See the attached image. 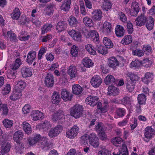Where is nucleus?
I'll return each instance as SVG.
<instances>
[{
  "label": "nucleus",
  "mask_w": 155,
  "mask_h": 155,
  "mask_svg": "<svg viewBox=\"0 0 155 155\" xmlns=\"http://www.w3.org/2000/svg\"><path fill=\"white\" fill-rule=\"evenodd\" d=\"M104 83L107 85L112 84L115 81V78L112 76L108 75L104 79Z\"/></svg>",
  "instance_id": "09e8293b"
},
{
  "label": "nucleus",
  "mask_w": 155,
  "mask_h": 155,
  "mask_svg": "<svg viewBox=\"0 0 155 155\" xmlns=\"http://www.w3.org/2000/svg\"><path fill=\"white\" fill-rule=\"evenodd\" d=\"M134 82H131L130 81L128 82L127 84V88L129 91H133L134 89Z\"/></svg>",
  "instance_id": "69168bd1"
},
{
  "label": "nucleus",
  "mask_w": 155,
  "mask_h": 155,
  "mask_svg": "<svg viewBox=\"0 0 155 155\" xmlns=\"http://www.w3.org/2000/svg\"><path fill=\"white\" fill-rule=\"evenodd\" d=\"M61 97L62 99L65 101H70L71 99L70 92L66 89H63L62 90Z\"/></svg>",
  "instance_id": "a878e982"
},
{
  "label": "nucleus",
  "mask_w": 155,
  "mask_h": 155,
  "mask_svg": "<svg viewBox=\"0 0 155 155\" xmlns=\"http://www.w3.org/2000/svg\"><path fill=\"white\" fill-rule=\"evenodd\" d=\"M141 66V61L138 60L132 61L130 64V67L131 68H137Z\"/></svg>",
  "instance_id": "3c124183"
},
{
  "label": "nucleus",
  "mask_w": 155,
  "mask_h": 155,
  "mask_svg": "<svg viewBox=\"0 0 155 155\" xmlns=\"http://www.w3.org/2000/svg\"><path fill=\"white\" fill-rule=\"evenodd\" d=\"M11 90L10 85L8 84H6L2 90V93L3 95H7L10 92Z\"/></svg>",
  "instance_id": "5fc2aeb1"
},
{
  "label": "nucleus",
  "mask_w": 155,
  "mask_h": 155,
  "mask_svg": "<svg viewBox=\"0 0 155 155\" xmlns=\"http://www.w3.org/2000/svg\"><path fill=\"white\" fill-rule=\"evenodd\" d=\"M113 155H128L126 146L124 144L120 148L115 149Z\"/></svg>",
  "instance_id": "f3484780"
},
{
  "label": "nucleus",
  "mask_w": 155,
  "mask_h": 155,
  "mask_svg": "<svg viewBox=\"0 0 155 155\" xmlns=\"http://www.w3.org/2000/svg\"><path fill=\"white\" fill-rule=\"evenodd\" d=\"M127 27L128 33L129 34H132L134 31V28L133 24L130 21L127 22Z\"/></svg>",
  "instance_id": "0e129e2a"
},
{
  "label": "nucleus",
  "mask_w": 155,
  "mask_h": 155,
  "mask_svg": "<svg viewBox=\"0 0 155 155\" xmlns=\"http://www.w3.org/2000/svg\"><path fill=\"white\" fill-rule=\"evenodd\" d=\"M23 137V133L20 130L15 132L13 135V140L17 143H20Z\"/></svg>",
  "instance_id": "393cba45"
},
{
  "label": "nucleus",
  "mask_w": 155,
  "mask_h": 155,
  "mask_svg": "<svg viewBox=\"0 0 155 155\" xmlns=\"http://www.w3.org/2000/svg\"><path fill=\"white\" fill-rule=\"evenodd\" d=\"M29 37V36L27 35V32L22 31L19 36V39L21 41H25L28 40Z\"/></svg>",
  "instance_id": "13d9d810"
},
{
  "label": "nucleus",
  "mask_w": 155,
  "mask_h": 155,
  "mask_svg": "<svg viewBox=\"0 0 155 155\" xmlns=\"http://www.w3.org/2000/svg\"><path fill=\"white\" fill-rule=\"evenodd\" d=\"M147 19L146 17L143 15L137 17L135 20L136 25L139 26L144 25L147 21Z\"/></svg>",
  "instance_id": "72a5a7b5"
},
{
  "label": "nucleus",
  "mask_w": 155,
  "mask_h": 155,
  "mask_svg": "<svg viewBox=\"0 0 155 155\" xmlns=\"http://www.w3.org/2000/svg\"><path fill=\"white\" fill-rule=\"evenodd\" d=\"M65 116L64 112L62 110H59L53 114L52 119L54 121L62 123L64 120Z\"/></svg>",
  "instance_id": "6e6552de"
},
{
  "label": "nucleus",
  "mask_w": 155,
  "mask_h": 155,
  "mask_svg": "<svg viewBox=\"0 0 155 155\" xmlns=\"http://www.w3.org/2000/svg\"><path fill=\"white\" fill-rule=\"evenodd\" d=\"M30 116L33 121L41 120L44 117V114L42 112L38 110H34L31 111Z\"/></svg>",
  "instance_id": "1a4fd4ad"
},
{
  "label": "nucleus",
  "mask_w": 155,
  "mask_h": 155,
  "mask_svg": "<svg viewBox=\"0 0 155 155\" xmlns=\"http://www.w3.org/2000/svg\"><path fill=\"white\" fill-rule=\"evenodd\" d=\"M82 63L83 66L87 68L92 67L94 65V63L91 59L88 57H85L83 59Z\"/></svg>",
  "instance_id": "cd10ccee"
},
{
  "label": "nucleus",
  "mask_w": 155,
  "mask_h": 155,
  "mask_svg": "<svg viewBox=\"0 0 155 155\" xmlns=\"http://www.w3.org/2000/svg\"><path fill=\"white\" fill-rule=\"evenodd\" d=\"M95 130L98 133V136L101 140H103L107 139V137L105 132V128L103 127L101 122H98L96 125Z\"/></svg>",
  "instance_id": "0eeeda50"
},
{
  "label": "nucleus",
  "mask_w": 155,
  "mask_h": 155,
  "mask_svg": "<svg viewBox=\"0 0 155 155\" xmlns=\"http://www.w3.org/2000/svg\"><path fill=\"white\" fill-rule=\"evenodd\" d=\"M67 73L72 79L78 76V72L76 67L74 65H70L67 70Z\"/></svg>",
  "instance_id": "dca6fc26"
},
{
  "label": "nucleus",
  "mask_w": 155,
  "mask_h": 155,
  "mask_svg": "<svg viewBox=\"0 0 155 155\" xmlns=\"http://www.w3.org/2000/svg\"><path fill=\"white\" fill-rule=\"evenodd\" d=\"M8 137L6 135H3L0 140L1 142V152L6 154L9 152L11 148V145L8 142Z\"/></svg>",
  "instance_id": "7ed1b4c3"
},
{
  "label": "nucleus",
  "mask_w": 155,
  "mask_h": 155,
  "mask_svg": "<svg viewBox=\"0 0 155 155\" xmlns=\"http://www.w3.org/2000/svg\"><path fill=\"white\" fill-rule=\"evenodd\" d=\"M141 61V66L146 67H148L151 66L152 64V61L149 58H146Z\"/></svg>",
  "instance_id": "864d4df0"
},
{
  "label": "nucleus",
  "mask_w": 155,
  "mask_h": 155,
  "mask_svg": "<svg viewBox=\"0 0 155 155\" xmlns=\"http://www.w3.org/2000/svg\"><path fill=\"white\" fill-rule=\"evenodd\" d=\"M107 94L111 96H115L118 95L119 93V89L117 87L110 85L107 89Z\"/></svg>",
  "instance_id": "aec40b11"
},
{
  "label": "nucleus",
  "mask_w": 155,
  "mask_h": 155,
  "mask_svg": "<svg viewBox=\"0 0 155 155\" xmlns=\"http://www.w3.org/2000/svg\"><path fill=\"white\" fill-rule=\"evenodd\" d=\"M38 143V145L42 149L49 147V143L47 138L41 137L39 134H36L32 137H29L27 139L26 146L27 147L34 146Z\"/></svg>",
  "instance_id": "f257e3e1"
},
{
  "label": "nucleus",
  "mask_w": 155,
  "mask_h": 155,
  "mask_svg": "<svg viewBox=\"0 0 155 155\" xmlns=\"http://www.w3.org/2000/svg\"><path fill=\"white\" fill-rule=\"evenodd\" d=\"M98 100V98L97 97L90 96L86 98L85 102L91 106H94L96 104Z\"/></svg>",
  "instance_id": "4be33fe9"
},
{
  "label": "nucleus",
  "mask_w": 155,
  "mask_h": 155,
  "mask_svg": "<svg viewBox=\"0 0 155 155\" xmlns=\"http://www.w3.org/2000/svg\"><path fill=\"white\" fill-rule=\"evenodd\" d=\"M79 128L77 126L74 125L67 132L66 136L70 139L74 138L79 133Z\"/></svg>",
  "instance_id": "ddd939ff"
},
{
  "label": "nucleus",
  "mask_w": 155,
  "mask_h": 155,
  "mask_svg": "<svg viewBox=\"0 0 155 155\" xmlns=\"http://www.w3.org/2000/svg\"><path fill=\"white\" fill-rule=\"evenodd\" d=\"M97 155H111V153L105 147H104L99 151Z\"/></svg>",
  "instance_id": "774afa93"
},
{
  "label": "nucleus",
  "mask_w": 155,
  "mask_h": 155,
  "mask_svg": "<svg viewBox=\"0 0 155 155\" xmlns=\"http://www.w3.org/2000/svg\"><path fill=\"white\" fill-rule=\"evenodd\" d=\"M81 143L84 145L88 144L89 141V144L94 148H96L98 147L99 143V139L96 134L92 133L88 135L85 134L81 138Z\"/></svg>",
  "instance_id": "f03ea898"
},
{
  "label": "nucleus",
  "mask_w": 155,
  "mask_h": 155,
  "mask_svg": "<svg viewBox=\"0 0 155 155\" xmlns=\"http://www.w3.org/2000/svg\"><path fill=\"white\" fill-rule=\"evenodd\" d=\"M31 109L32 107L31 105L26 104L22 109V113L25 116H26L30 113Z\"/></svg>",
  "instance_id": "4c0bfd02"
},
{
  "label": "nucleus",
  "mask_w": 155,
  "mask_h": 155,
  "mask_svg": "<svg viewBox=\"0 0 155 155\" xmlns=\"http://www.w3.org/2000/svg\"><path fill=\"white\" fill-rule=\"evenodd\" d=\"M51 127V125L50 122L46 120L37 125L36 128L38 129H42L45 131H47Z\"/></svg>",
  "instance_id": "a211bd4d"
},
{
  "label": "nucleus",
  "mask_w": 155,
  "mask_h": 155,
  "mask_svg": "<svg viewBox=\"0 0 155 155\" xmlns=\"http://www.w3.org/2000/svg\"><path fill=\"white\" fill-rule=\"evenodd\" d=\"M144 140L148 141L155 135L154 130L151 127H147L144 130Z\"/></svg>",
  "instance_id": "9d476101"
},
{
  "label": "nucleus",
  "mask_w": 155,
  "mask_h": 155,
  "mask_svg": "<svg viewBox=\"0 0 155 155\" xmlns=\"http://www.w3.org/2000/svg\"><path fill=\"white\" fill-rule=\"evenodd\" d=\"M127 77L129 78L131 82L137 81L138 79V76L134 73L131 72H128L126 74Z\"/></svg>",
  "instance_id": "de8ad7c7"
},
{
  "label": "nucleus",
  "mask_w": 155,
  "mask_h": 155,
  "mask_svg": "<svg viewBox=\"0 0 155 155\" xmlns=\"http://www.w3.org/2000/svg\"><path fill=\"white\" fill-rule=\"evenodd\" d=\"M84 35L86 38L89 39L94 42H97L99 41V37L98 33L95 30H86L84 32Z\"/></svg>",
  "instance_id": "39448f33"
},
{
  "label": "nucleus",
  "mask_w": 155,
  "mask_h": 155,
  "mask_svg": "<svg viewBox=\"0 0 155 155\" xmlns=\"http://www.w3.org/2000/svg\"><path fill=\"white\" fill-rule=\"evenodd\" d=\"M68 34L74 41H80L81 40L82 37L81 33L78 31L74 29H72L68 31Z\"/></svg>",
  "instance_id": "4468645a"
},
{
  "label": "nucleus",
  "mask_w": 155,
  "mask_h": 155,
  "mask_svg": "<svg viewBox=\"0 0 155 155\" xmlns=\"http://www.w3.org/2000/svg\"><path fill=\"white\" fill-rule=\"evenodd\" d=\"M3 35L7 38L9 39L11 41L13 42H15L16 41L17 38L15 36V34L12 31H8L7 32V35L6 34L5 32H4V31H3Z\"/></svg>",
  "instance_id": "2f4dec72"
},
{
  "label": "nucleus",
  "mask_w": 155,
  "mask_h": 155,
  "mask_svg": "<svg viewBox=\"0 0 155 155\" xmlns=\"http://www.w3.org/2000/svg\"><path fill=\"white\" fill-rule=\"evenodd\" d=\"M54 78L53 75L48 74L46 77L45 82V85L48 87H51L54 84Z\"/></svg>",
  "instance_id": "412c9836"
},
{
  "label": "nucleus",
  "mask_w": 155,
  "mask_h": 155,
  "mask_svg": "<svg viewBox=\"0 0 155 155\" xmlns=\"http://www.w3.org/2000/svg\"><path fill=\"white\" fill-rule=\"evenodd\" d=\"M68 21L69 25L72 27H76L78 24L77 19L73 16H70L68 19Z\"/></svg>",
  "instance_id": "c03bdc74"
},
{
  "label": "nucleus",
  "mask_w": 155,
  "mask_h": 155,
  "mask_svg": "<svg viewBox=\"0 0 155 155\" xmlns=\"http://www.w3.org/2000/svg\"><path fill=\"white\" fill-rule=\"evenodd\" d=\"M52 27V25L50 24H47L44 25L42 28V34H44L45 33H47L50 30Z\"/></svg>",
  "instance_id": "4d7b16f0"
},
{
  "label": "nucleus",
  "mask_w": 155,
  "mask_h": 155,
  "mask_svg": "<svg viewBox=\"0 0 155 155\" xmlns=\"http://www.w3.org/2000/svg\"><path fill=\"white\" fill-rule=\"evenodd\" d=\"M97 108L101 110V112L104 113L107 112L108 110V103L107 101L103 103L98 102L97 104Z\"/></svg>",
  "instance_id": "5701e85b"
},
{
  "label": "nucleus",
  "mask_w": 155,
  "mask_h": 155,
  "mask_svg": "<svg viewBox=\"0 0 155 155\" xmlns=\"http://www.w3.org/2000/svg\"><path fill=\"white\" fill-rule=\"evenodd\" d=\"M98 53L103 55H105L108 53L107 48L104 46L100 45L97 48Z\"/></svg>",
  "instance_id": "49530a36"
},
{
  "label": "nucleus",
  "mask_w": 155,
  "mask_h": 155,
  "mask_svg": "<svg viewBox=\"0 0 155 155\" xmlns=\"http://www.w3.org/2000/svg\"><path fill=\"white\" fill-rule=\"evenodd\" d=\"M72 89L73 93L77 95L81 94L83 91L82 87L78 84L73 85L72 87Z\"/></svg>",
  "instance_id": "b1692460"
},
{
  "label": "nucleus",
  "mask_w": 155,
  "mask_h": 155,
  "mask_svg": "<svg viewBox=\"0 0 155 155\" xmlns=\"http://www.w3.org/2000/svg\"><path fill=\"white\" fill-rule=\"evenodd\" d=\"M147 22L146 24V27L148 30H151L153 28L154 20L151 17H150L147 19Z\"/></svg>",
  "instance_id": "ea45409f"
},
{
  "label": "nucleus",
  "mask_w": 155,
  "mask_h": 155,
  "mask_svg": "<svg viewBox=\"0 0 155 155\" xmlns=\"http://www.w3.org/2000/svg\"><path fill=\"white\" fill-rule=\"evenodd\" d=\"M119 63L117 59L114 57L109 58L108 59V65L110 68L115 69L117 66L119 65Z\"/></svg>",
  "instance_id": "6ab92c4d"
},
{
  "label": "nucleus",
  "mask_w": 155,
  "mask_h": 155,
  "mask_svg": "<svg viewBox=\"0 0 155 155\" xmlns=\"http://www.w3.org/2000/svg\"><path fill=\"white\" fill-rule=\"evenodd\" d=\"M20 59H17L15 61L14 64L13 65L12 69L13 70H15L18 69L20 65L21 64Z\"/></svg>",
  "instance_id": "bf43d9fd"
},
{
  "label": "nucleus",
  "mask_w": 155,
  "mask_h": 155,
  "mask_svg": "<svg viewBox=\"0 0 155 155\" xmlns=\"http://www.w3.org/2000/svg\"><path fill=\"white\" fill-rule=\"evenodd\" d=\"M92 13L94 20H100L101 19L102 13L101 10H93V12Z\"/></svg>",
  "instance_id": "58836bf2"
},
{
  "label": "nucleus",
  "mask_w": 155,
  "mask_h": 155,
  "mask_svg": "<svg viewBox=\"0 0 155 155\" xmlns=\"http://www.w3.org/2000/svg\"><path fill=\"white\" fill-rule=\"evenodd\" d=\"M82 106L77 104L71 107L70 109V114L76 119L80 117L82 114Z\"/></svg>",
  "instance_id": "20e7f679"
},
{
  "label": "nucleus",
  "mask_w": 155,
  "mask_h": 155,
  "mask_svg": "<svg viewBox=\"0 0 155 155\" xmlns=\"http://www.w3.org/2000/svg\"><path fill=\"white\" fill-rule=\"evenodd\" d=\"M85 48L86 51L90 54L95 55L96 52L94 48L91 44H88L85 46Z\"/></svg>",
  "instance_id": "a19ab883"
},
{
  "label": "nucleus",
  "mask_w": 155,
  "mask_h": 155,
  "mask_svg": "<svg viewBox=\"0 0 155 155\" xmlns=\"http://www.w3.org/2000/svg\"><path fill=\"white\" fill-rule=\"evenodd\" d=\"M22 96V91L18 89L14 88L9 96V98L12 101H15L20 99Z\"/></svg>",
  "instance_id": "2eb2a0df"
},
{
  "label": "nucleus",
  "mask_w": 155,
  "mask_h": 155,
  "mask_svg": "<svg viewBox=\"0 0 155 155\" xmlns=\"http://www.w3.org/2000/svg\"><path fill=\"white\" fill-rule=\"evenodd\" d=\"M36 53L33 51L29 52L27 58V62L29 64H31L36 58Z\"/></svg>",
  "instance_id": "c85d7f7f"
},
{
  "label": "nucleus",
  "mask_w": 155,
  "mask_h": 155,
  "mask_svg": "<svg viewBox=\"0 0 155 155\" xmlns=\"http://www.w3.org/2000/svg\"><path fill=\"white\" fill-rule=\"evenodd\" d=\"M22 128L25 133L29 134L32 132V128L30 124L26 121H24L22 123Z\"/></svg>",
  "instance_id": "c756f323"
},
{
  "label": "nucleus",
  "mask_w": 155,
  "mask_h": 155,
  "mask_svg": "<svg viewBox=\"0 0 155 155\" xmlns=\"http://www.w3.org/2000/svg\"><path fill=\"white\" fill-rule=\"evenodd\" d=\"M112 143L115 146H119L123 142V139L120 137H115L111 140Z\"/></svg>",
  "instance_id": "603ef678"
},
{
  "label": "nucleus",
  "mask_w": 155,
  "mask_h": 155,
  "mask_svg": "<svg viewBox=\"0 0 155 155\" xmlns=\"http://www.w3.org/2000/svg\"><path fill=\"white\" fill-rule=\"evenodd\" d=\"M61 98L58 93L56 91H54L53 93L51 102L53 104H58L60 102Z\"/></svg>",
  "instance_id": "c9c22d12"
},
{
  "label": "nucleus",
  "mask_w": 155,
  "mask_h": 155,
  "mask_svg": "<svg viewBox=\"0 0 155 155\" xmlns=\"http://www.w3.org/2000/svg\"><path fill=\"white\" fill-rule=\"evenodd\" d=\"M66 28V24L64 21L58 22L56 26V29L59 32L64 30Z\"/></svg>",
  "instance_id": "a18cd8bd"
},
{
  "label": "nucleus",
  "mask_w": 155,
  "mask_h": 155,
  "mask_svg": "<svg viewBox=\"0 0 155 155\" xmlns=\"http://www.w3.org/2000/svg\"><path fill=\"white\" fill-rule=\"evenodd\" d=\"M17 87L19 88L18 90H22L24 89L26 86V83L24 81H20L17 82Z\"/></svg>",
  "instance_id": "052dcab7"
},
{
  "label": "nucleus",
  "mask_w": 155,
  "mask_h": 155,
  "mask_svg": "<svg viewBox=\"0 0 155 155\" xmlns=\"http://www.w3.org/2000/svg\"><path fill=\"white\" fill-rule=\"evenodd\" d=\"M83 23L87 27H93L94 23L92 20L90 18L86 17L83 18Z\"/></svg>",
  "instance_id": "79ce46f5"
},
{
  "label": "nucleus",
  "mask_w": 155,
  "mask_h": 155,
  "mask_svg": "<svg viewBox=\"0 0 155 155\" xmlns=\"http://www.w3.org/2000/svg\"><path fill=\"white\" fill-rule=\"evenodd\" d=\"M115 32L116 35L118 37L123 36L125 33L124 27L119 25H118L116 27Z\"/></svg>",
  "instance_id": "7c9ffc66"
},
{
  "label": "nucleus",
  "mask_w": 155,
  "mask_h": 155,
  "mask_svg": "<svg viewBox=\"0 0 155 155\" xmlns=\"http://www.w3.org/2000/svg\"><path fill=\"white\" fill-rule=\"evenodd\" d=\"M97 29L105 34H108L112 30L111 24L107 21H105L102 24H98Z\"/></svg>",
  "instance_id": "423d86ee"
},
{
  "label": "nucleus",
  "mask_w": 155,
  "mask_h": 155,
  "mask_svg": "<svg viewBox=\"0 0 155 155\" xmlns=\"http://www.w3.org/2000/svg\"><path fill=\"white\" fill-rule=\"evenodd\" d=\"M153 78V75L152 73L147 72L145 74L144 77L142 78V80L145 83L148 84L152 80Z\"/></svg>",
  "instance_id": "e433bc0d"
},
{
  "label": "nucleus",
  "mask_w": 155,
  "mask_h": 155,
  "mask_svg": "<svg viewBox=\"0 0 155 155\" xmlns=\"http://www.w3.org/2000/svg\"><path fill=\"white\" fill-rule=\"evenodd\" d=\"M62 130L61 126L58 125L52 128L48 131V136L51 138L55 137L57 136Z\"/></svg>",
  "instance_id": "9b49d317"
},
{
  "label": "nucleus",
  "mask_w": 155,
  "mask_h": 155,
  "mask_svg": "<svg viewBox=\"0 0 155 155\" xmlns=\"http://www.w3.org/2000/svg\"><path fill=\"white\" fill-rule=\"evenodd\" d=\"M132 40L133 38L132 36L126 35L122 39L120 43L124 45H128L131 43Z\"/></svg>",
  "instance_id": "473e14b6"
},
{
  "label": "nucleus",
  "mask_w": 155,
  "mask_h": 155,
  "mask_svg": "<svg viewBox=\"0 0 155 155\" xmlns=\"http://www.w3.org/2000/svg\"><path fill=\"white\" fill-rule=\"evenodd\" d=\"M21 73L22 76L24 78L31 77L32 75L31 69L30 68H23L21 69Z\"/></svg>",
  "instance_id": "bb28decb"
},
{
  "label": "nucleus",
  "mask_w": 155,
  "mask_h": 155,
  "mask_svg": "<svg viewBox=\"0 0 155 155\" xmlns=\"http://www.w3.org/2000/svg\"><path fill=\"white\" fill-rule=\"evenodd\" d=\"M2 123L4 127L7 128H10L14 124L13 121L8 119H4Z\"/></svg>",
  "instance_id": "37998d69"
},
{
  "label": "nucleus",
  "mask_w": 155,
  "mask_h": 155,
  "mask_svg": "<svg viewBox=\"0 0 155 155\" xmlns=\"http://www.w3.org/2000/svg\"><path fill=\"white\" fill-rule=\"evenodd\" d=\"M143 50L146 54H149L151 53L152 48L151 46L148 45H144L143 46Z\"/></svg>",
  "instance_id": "e2e57ef3"
},
{
  "label": "nucleus",
  "mask_w": 155,
  "mask_h": 155,
  "mask_svg": "<svg viewBox=\"0 0 155 155\" xmlns=\"http://www.w3.org/2000/svg\"><path fill=\"white\" fill-rule=\"evenodd\" d=\"M102 81V79L100 76L95 75L91 78L90 82L93 87L97 88L101 85Z\"/></svg>",
  "instance_id": "f8f14e48"
},
{
  "label": "nucleus",
  "mask_w": 155,
  "mask_h": 155,
  "mask_svg": "<svg viewBox=\"0 0 155 155\" xmlns=\"http://www.w3.org/2000/svg\"><path fill=\"white\" fill-rule=\"evenodd\" d=\"M78 51V48L75 45H73L71 48V54L73 57H76L77 55Z\"/></svg>",
  "instance_id": "680f3d73"
},
{
  "label": "nucleus",
  "mask_w": 155,
  "mask_h": 155,
  "mask_svg": "<svg viewBox=\"0 0 155 155\" xmlns=\"http://www.w3.org/2000/svg\"><path fill=\"white\" fill-rule=\"evenodd\" d=\"M102 41L104 45L107 48H111L113 47L112 41L109 38L104 37Z\"/></svg>",
  "instance_id": "f704fd0d"
},
{
  "label": "nucleus",
  "mask_w": 155,
  "mask_h": 155,
  "mask_svg": "<svg viewBox=\"0 0 155 155\" xmlns=\"http://www.w3.org/2000/svg\"><path fill=\"white\" fill-rule=\"evenodd\" d=\"M137 100L140 104H144L146 103V97L143 94H140L138 95Z\"/></svg>",
  "instance_id": "6e6d98bb"
},
{
  "label": "nucleus",
  "mask_w": 155,
  "mask_h": 155,
  "mask_svg": "<svg viewBox=\"0 0 155 155\" xmlns=\"http://www.w3.org/2000/svg\"><path fill=\"white\" fill-rule=\"evenodd\" d=\"M132 54L134 55H136L139 57L142 56L144 55V52L141 50L137 49L133 50L132 52Z\"/></svg>",
  "instance_id": "338daca9"
},
{
  "label": "nucleus",
  "mask_w": 155,
  "mask_h": 155,
  "mask_svg": "<svg viewBox=\"0 0 155 155\" xmlns=\"http://www.w3.org/2000/svg\"><path fill=\"white\" fill-rule=\"evenodd\" d=\"M71 3L70 0H64L61 6V10L69 9L70 8Z\"/></svg>",
  "instance_id": "8fccbe9b"
}]
</instances>
